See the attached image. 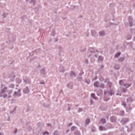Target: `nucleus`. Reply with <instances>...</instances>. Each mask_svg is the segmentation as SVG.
<instances>
[{
    "label": "nucleus",
    "instance_id": "423d86ee",
    "mask_svg": "<svg viewBox=\"0 0 135 135\" xmlns=\"http://www.w3.org/2000/svg\"><path fill=\"white\" fill-rule=\"evenodd\" d=\"M100 34L102 36L104 34V32L103 31H102L100 32Z\"/></svg>",
    "mask_w": 135,
    "mask_h": 135
},
{
    "label": "nucleus",
    "instance_id": "39448f33",
    "mask_svg": "<svg viewBox=\"0 0 135 135\" xmlns=\"http://www.w3.org/2000/svg\"><path fill=\"white\" fill-rule=\"evenodd\" d=\"M90 122V120L89 119H87L86 120V124H88Z\"/></svg>",
    "mask_w": 135,
    "mask_h": 135
},
{
    "label": "nucleus",
    "instance_id": "f8f14e48",
    "mask_svg": "<svg viewBox=\"0 0 135 135\" xmlns=\"http://www.w3.org/2000/svg\"><path fill=\"white\" fill-rule=\"evenodd\" d=\"M129 86H130V85H129V86H128V87H129Z\"/></svg>",
    "mask_w": 135,
    "mask_h": 135
},
{
    "label": "nucleus",
    "instance_id": "0eeeda50",
    "mask_svg": "<svg viewBox=\"0 0 135 135\" xmlns=\"http://www.w3.org/2000/svg\"><path fill=\"white\" fill-rule=\"evenodd\" d=\"M98 59L100 60H102L103 59V58L102 57L100 56L99 57Z\"/></svg>",
    "mask_w": 135,
    "mask_h": 135
},
{
    "label": "nucleus",
    "instance_id": "ddd939ff",
    "mask_svg": "<svg viewBox=\"0 0 135 135\" xmlns=\"http://www.w3.org/2000/svg\"><path fill=\"white\" fill-rule=\"evenodd\" d=\"M129 86H130V85H129V86H128V87H129Z\"/></svg>",
    "mask_w": 135,
    "mask_h": 135
},
{
    "label": "nucleus",
    "instance_id": "f257e3e1",
    "mask_svg": "<svg viewBox=\"0 0 135 135\" xmlns=\"http://www.w3.org/2000/svg\"><path fill=\"white\" fill-rule=\"evenodd\" d=\"M120 54V53L119 52H118L117 53L115 56V57H117L118 56H119Z\"/></svg>",
    "mask_w": 135,
    "mask_h": 135
},
{
    "label": "nucleus",
    "instance_id": "9d476101",
    "mask_svg": "<svg viewBox=\"0 0 135 135\" xmlns=\"http://www.w3.org/2000/svg\"><path fill=\"white\" fill-rule=\"evenodd\" d=\"M48 134V132H45V133H44V134Z\"/></svg>",
    "mask_w": 135,
    "mask_h": 135
},
{
    "label": "nucleus",
    "instance_id": "9b49d317",
    "mask_svg": "<svg viewBox=\"0 0 135 135\" xmlns=\"http://www.w3.org/2000/svg\"><path fill=\"white\" fill-rule=\"evenodd\" d=\"M129 86H130V85H129V86H128V87H129Z\"/></svg>",
    "mask_w": 135,
    "mask_h": 135
},
{
    "label": "nucleus",
    "instance_id": "1a4fd4ad",
    "mask_svg": "<svg viewBox=\"0 0 135 135\" xmlns=\"http://www.w3.org/2000/svg\"><path fill=\"white\" fill-rule=\"evenodd\" d=\"M103 128L102 127H99V129L100 130H103Z\"/></svg>",
    "mask_w": 135,
    "mask_h": 135
},
{
    "label": "nucleus",
    "instance_id": "20e7f679",
    "mask_svg": "<svg viewBox=\"0 0 135 135\" xmlns=\"http://www.w3.org/2000/svg\"><path fill=\"white\" fill-rule=\"evenodd\" d=\"M91 97L94 99H96V98H95V95L94 94H91Z\"/></svg>",
    "mask_w": 135,
    "mask_h": 135
},
{
    "label": "nucleus",
    "instance_id": "7ed1b4c3",
    "mask_svg": "<svg viewBox=\"0 0 135 135\" xmlns=\"http://www.w3.org/2000/svg\"><path fill=\"white\" fill-rule=\"evenodd\" d=\"M94 85L95 86L97 87L98 85V83L97 82H96L94 84Z\"/></svg>",
    "mask_w": 135,
    "mask_h": 135
},
{
    "label": "nucleus",
    "instance_id": "6e6552de",
    "mask_svg": "<svg viewBox=\"0 0 135 135\" xmlns=\"http://www.w3.org/2000/svg\"><path fill=\"white\" fill-rule=\"evenodd\" d=\"M123 82V80H121L120 81H119V84H122Z\"/></svg>",
    "mask_w": 135,
    "mask_h": 135
},
{
    "label": "nucleus",
    "instance_id": "f03ea898",
    "mask_svg": "<svg viewBox=\"0 0 135 135\" xmlns=\"http://www.w3.org/2000/svg\"><path fill=\"white\" fill-rule=\"evenodd\" d=\"M102 123H104L105 122V120L104 119H102L101 120Z\"/></svg>",
    "mask_w": 135,
    "mask_h": 135
},
{
    "label": "nucleus",
    "instance_id": "4468645a",
    "mask_svg": "<svg viewBox=\"0 0 135 135\" xmlns=\"http://www.w3.org/2000/svg\"><path fill=\"white\" fill-rule=\"evenodd\" d=\"M0 135H1V134L0 133Z\"/></svg>",
    "mask_w": 135,
    "mask_h": 135
}]
</instances>
